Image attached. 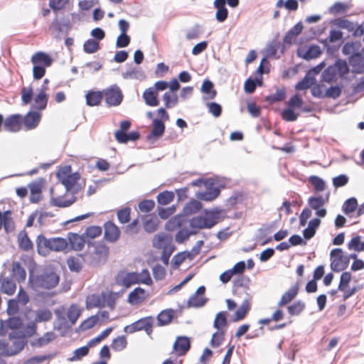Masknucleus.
<instances>
[{
    "label": "nucleus",
    "instance_id": "nucleus-30",
    "mask_svg": "<svg viewBox=\"0 0 364 364\" xmlns=\"http://www.w3.org/2000/svg\"><path fill=\"white\" fill-rule=\"evenodd\" d=\"M250 309V302L246 299L243 301L239 309L235 313L233 321H239L243 320Z\"/></svg>",
    "mask_w": 364,
    "mask_h": 364
},
{
    "label": "nucleus",
    "instance_id": "nucleus-26",
    "mask_svg": "<svg viewBox=\"0 0 364 364\" xmlns=\"http://www.w3.org/2000/svg\"><path fill=\"white\" fill-rule=\"evenodd\" d=\"M321 54V50L318 46H311L306 50H299V55L304 59L311 60L314 59L320 56Z\"/></svg>",
    "mask_w": 364,
    "mask_h": 364
},
{
    "label": "nucleus",
    "instance_id": "nucleus-13",
    "mask_svg": "<svg viewBox=\"0 0 364 364\" xmlns=\"http://www.w3.org/2000/svg\"><path fill=\"white\" fill-rule=\"evenodd\" d=\"M68 245L75 251H80L83 249L85 242H87L84 235H80L74 232H69L68 234Z\"/></svg>",
    "mask_w": 364,
    "mask_h": 364
},
{
    "label": "nucleus",
    "instance_id": "nucleus-4",
    "mask_svg": "<svg viewBox=\"0 0 364 364\" xmlns=\"http://www.w3.org/2000/svg\"><path fill=\"white\" fill-rule=\"evenodd\" d=\"M57 177L66 189L70 191L77 183L80 176L77 172H72L70 166H65L58 171Z\"/></svg>",
    "mask_w": 364,
    "mask_h": 364
},
{
    "label": "nucleus",
    "instance_id": "nucleus-61",
    "mask_svg": "<svg viewBox=\"0 0 364 364\" xmlns=\"http://www.w3.org/2000/svg\"><path fill=\"white\" fill-rule=\"evenodd\" d=\"M315 82L316 80L314 77H305L302 80L296 85L295 88L298 90H307L313 85H314Z\"/></svg>",
    "mask_w": 364,
    "mask_h": 364
},
{
    "label": "nucleus",
    "instance_id": "nucleus-47",
    "mask_svg": "<svg viewBox=\"0 0 364 364\" xmlns=\"http://www.w3.org/2000/svg\"><path fill=\"white\" fill-rule=\"evenodd\" d=\"M174 199V193L171 191H165L157 196V201L161 205H167Z\"/></svg>",
    "mask_w": 364,
    "mask_h": 364
},
{
    "label": "nucleus",
    "instance_id": "nucleus-60",
    "mask_svg": "<svg viewBox=\"0 0 364 364\" xmlns=\"http://www.w3.org/2000/svg\"><path fill=\"white\" fill-rule=\"evenodd\" d=\"M67 264L71 271L79 272L82 269V262L79 257H69L67 260Z\"/></svg>",
    "mask_w": 364,
    "mask_h": 364
},
{
    "label": "nucleus",
    "instance_id": "nucleus-10",
    "mask_svg": "<svg viewBox=\"0 0 364 364\" xmlns=\"http://www.w3.org/2000/svg\"><path fill=\"white\" fill-rule=\"evenodd\" d=\"M104 237L110 242H114L120 237V230L112 221H107L104 224Z\"/></svg>",
    "mask_w": 364,
    "mask_h": 364
},
{
    "label": "nucleus",
    "instance_id": "nucleus-40",
    "mask_svg": "<svg viewBox=\"0 0 364 364\" xmlns=\"http://www.w3.org/2000/svg\"><path fill=\"white\" fill-rule=\"evenodd\" d=\"M202 208V203L195 199L191 200L187 203L183 208V213L185 215H192Z\"/></svg>",
    "mask_w": 364,
    "mask_h": 364
},
{
    "label": "nucleus",
    "instance_id": "nucleus-51",
    "mask_svg": "<svg viewBox=\"0 0 364 364\" xmlns=\"http://www.w3.org/2000/svg\"><path fill=\"white\" fill-rule=\"evenodd\" d=\"M74 200H65L63 197H52L50 199V204L59 207L65 208L68 207L74 203Z\"/></svg>",
    "mask_w": 364,
    "mask_h": 364
},
{
    "label": "nucleus",
    "instance_id": "nucleus-62",
    "mask_svg": "<svg viewBox=\"0 0 364 364\" xmlns=\"http://www.w3.org/2000/svg\"><path fill=\"white\" fill-rule=\"evenodd\" d=\"M309 181L314 186L316 191H323L326 188L324 181L318 176H311L309 178Z\"/></svg>",
    "mask_w": 364,
    "mask_h": 364
},
{
    "label": "nucleus",
    "instance_id": "nucleus-25",
    "mask_svg": "<svg viewBox=\"0 0 364 364\" xmlns=\"http://www.w3.org/2000/svg\"><path fill=\"white\" fill-rule=\"evenodd\" d=\"M56 338L55 333L53 331L46 332L41 337H39L33 341L31 344L33 347H42L50 342H52Z\"/></svg>",
    "mask_w": 364,
    "mask_h": 364
},
{
    "label": "nucleus",
    "instance_id": "nucleus-7",
    "mask_svg": "<svg viewBox=\"0 0 364 364\" xmlns=\"http://www.w3.org/2000/svg\"><path fill=\"white\" fill-rule=\"evenodd\" d=\"M44 183L45 180L43 178H39L28 185L30 190L29 200L31 203H38L43 199L42 191Z\"/></svg>",
    "mask_w": 364,
    "mask_h": 364
},
{
    "label": "nucleus",
    "instance_id": "nucleus-49",
    "mask_svg": "<svg viewBox=\"0 0 364 364\" xmlns=\"http://www.w3.org/2000/svg\"><path fill=\"white\" fill-rule=\"evenodd\" d=\"M117 215L119 223H127L131 219V208L129 207L122 208L117 210Z\"/></svg>",
    "mask_w": 364,
    "mask_h": 364
},
{
    "label": "nucleus",
    "instance_id": "nucleus-63",
    "mask_svg": "<svg viewBox=\"0 0 364 364\" xmlns=\"http://www.w3.org/2000/svg\"><path fill=\"white\" fill-rule=\"evenodd\" d=\"M15 299L21 304V306H26L30 300L28 293L24 290L22 287H20L18 294Z\"/></svg>",
    "mask_w": 364,
    "mask_h": 364
},
{
    "label": "nucleus",
    "instance_id": "nucleus-53",
    "mask_svg": "<svg viewBox=\"0 0 364 364\" xmlns=\"http://www.w3.org/2000/svg\"><path fill=\"white\" fill-rule=\"evenodd\" d=\"M213 84L210 80H205L203 82L202 87H201V91L208 95L209 99H213L216 96L217 92L215 90H213Z\"/></svg>",
    "mask_w": 364,
    "mask_h": 364
},
{
    "label": "nucleus",
    "instance_id": "nucleus-44",
    "mask_svg": "<svg viewBox=\"0 0 364 364\" xmlns=\"http://www.w3.org/2000/svg\"><path fill=\"white\" fill-rule=\"evenodd\" d=\"M165 130V125L164 122L159 119H154L153 120V129L151 131V136L159 138L161 136Z\"/></svg>",
    "mask_w": 364,
    "mask_h": 364
},
{
    "label": "nucleus",
    "instance_id": "nucleus-52",
    "mask_svg": "<svg viewBox=\"0 0 364 364\" xmlns=\"http://www.w3.org/2000/svg\"><path fill=\"white\" fill-rule=\"evenodd\" d=\"M213 326L215 328L220 330L223 327L227 326V318H226V312L220 311L219 312L214 320Z\"/></svg>",
    "mask_w": 364,
    "mask_h": 364
},
{
    "label": "nucleus",
    "instance_id": "nucleus-36",
    "mask_svg": "<svg viewBox=\"0 0 364 364\" xmlns=\"http://www.w3.org/2000/svg\"><path fill=\"white\" fill-rule=\"evenodd\" d=\"M323 81L326 82H336L339 77L338 73L336 72L335 66L331 65L328 66L322 74Z\"/></svg>",
    "mask_w": 364,
    "mask_h": 364
},
{
    "label": "nucleus",
    "instance_id": "nucleus-18",
    "mask_svg": "<svg viewBox=\"0 0 364 364\" xmlns=\"http://www.w3.org/2000/svg\"><path fill=\"white\" fill-rule=\"evenodd\" d=\"M33 65H41L44 68L50 67L53 63L52 58L47 53L38 51L33 54L31 58Z\"/></svg>",
    "mask_w": 364,
    "mask_h": 364
},
{
    "label": "nucleus",
    "instance_id": "nucleus-19",
    "mask_svg": "<svg viewBox=\"0 0 364 364\" xmlns=\"http://www.w3.org/2000/svg\"><path fill=\"white\" fill-rule=\"evenodd\" d=\"M159 94L152 87L144 90L142 97L145 103L150 107H156L159 105Z\"/></svg>",
    "mask_w": 364,
    "mask_h": 364
},
{
    "label": "nucleus",
    "instance_id": "nucleus-15",
    "mask_svg": "<svg viewBox=\"0 0 364 364\" xmlns=\"http://www.w3.org/2000/svg\"><path fill=\"white\" fill-rule=\"evenodd\" d=\"M299 285L296 283L294 286L286 291L281 296L277 305L279 307L284 306L293 301L299 293Z\"/></svg>",
    "mask_w": 364,
    "mask_h": 364
},
{
    "label": "nucleus",
    "instance_id": "nucleus-54",
    "mask_svg": "<svg viewBox=\"0 0 364 364\" xmlns=\"http://www.w3.org/2000/svg\"><path fill=\"white\" fill-rule=\"evenodd\" d=\"M163 100L166 108L174 107L178 103V96L175 93L165 92L163 95Z\"/></svg>",
    "mask_w": 364,
    "mask_h": 364
},
{
    "label": "nucleus",
    "instance_id": "nucleus-17",
    "mask_svg": "<svg viewBox=\"0 0 364 364\" xmlns=\"http://www.w3.org/2000/svg\"><path fill=\"white\" fill-rule=\"evenodd\" d=\"M143 228L146 232L151 233L158 230L159 220L156 215H146L141 218Z\"/></svg>",
    "mask_w": 364,
    "mask_h": 364
},
{
    "label": "nucleus",
    "instance_id": "nucleus-23",
    "mask_svg": "<svg viewBox=\"0 0 364 364\" xmlns=\"http://www.w3.org/2000/svg\"><path fill=\"white\" fill-rule=\"evenodd\" d=\"M86 306L87 309L103 308L104 306V291L100 294H91L87 297Z\"/></svg>",
    "mask_w": 364,
    "mask_h": 364
},
{
    "label": "nucleus",
    "instance_id": "nucleus-42",
    "mask_svg": "<svg viewBox=\"0 0 364 364\" xmlns=\"http://www.w3.org/2000/svg\"><path fill=\"white\" fill-rule=\"evenodd\" d=\"M12 218L11 217V212L9 210L1 213L0 211V230L2 227L4 228L6 232H9L11 228Z\"/></svg>",
    "mask_w": 364,
    "mask_h": 364
},
{
    "label": "nucleus",
    "instance_id": "nucleus-57",
    "mask_svg": "<svg viewBox=\"0 0 364 364\" xmlns=\"http://www.w3.org/2000/svg\"><path fill=\"white\" fill-rule=\"evenodd\" d=\"M336 72L338 73L339 77H343L345 75L348 73L349 68L347 63L345 60H338L333 64Z\"/></svg>",
    "mask_w": 364,
    "mask_h": 364
},
{
    "label": "nucleus",
    "instance_id": "nucleus-64",
    "mask_svg": "<svg viewBox=\"0 0 364 364\" xmlns=\"http://www.w3.org/2000/svg\"><path fill=\"white\" fill-rule=\"evenodd\" d=\"M358 50L357 45L353 42H348L343 46L342 52L344 55H352V57L355 55L360 56V54L357 53Z\"/></svg>",
    "mask_w": 364,
    "mask_h": 364
},
{
    "label": "nucleus",
    "instance_id": "nucleus-12",
    "mask_svg": "<svg viewBox=\"0 0 364 364\" xmlns=\"http://www.w3.org/2000/svg\"><path fill=\"white\" fill-rule=\"evenodd\" d=\"M16 291V284L14 279L0 275V291L8 296H13Z\"/></svg>",
    "mask_w": 364,
    "mask_h": 364
},
{
    "label": "nucleus",
    "instance_id": "nucleus-56",
    "mask_svg": "<svg viewBox=\"0 0 364 364\" xmlns=\"http://www.w3.org/2000/svg\"><path fill=\"white\" fill-rule=\"evenodd\" d=\"M328 201V198L326 199L323 198L322 196L318 197H311L309 199V205L310 207L316 210L318 208H321L323 206V205Z\"/></svg>",
    "mask_w": 364,
    "mask_h": 364
},
{
    "label": "nucleus",
    "instance_id": "nucleus-21",
    "mask_svg": "<svg viewBox=\"0 0 364 364\" xmlns=\"http://www.w3.org/2000/svg\"><path fill=\"white\" fill-rule=\"evenodd\" d=\"M13 277L18 283L24 282L26 279V272L20 262H14L11 266Z\"/></svg>",
    "mask_w": 364,
    "mask_h": 364
},
{
    "label": "nucleus",
    "instance_id": "nucleus-38",
    "mask_svg": "<svg viewBox=\"0 0 364 364\" xmlns=\"http://www.w3.org/2000/svg\"><path fill=\"white\" fill-rule=\"evenodd\" d=\"M118 298V293L104 292V306H107L109 309L114 310Z\"/></svg>",
    "mask_w": 364,
    "mask_h": 364
},
{
    "label": "nucleus",
    "instance_id": "nucleus-32",
    "mask_svg": "<svg viewBox=\"0 0 364 364\" xmlns=\"http://www.w3.org/2000/svg\"><path fill=\"white\" fill-rule=\"evenodd\" d=\"M306 309V304L304 301L299 300L287 306L288 314L291 316H299Z\"/></svg>",
    "mask_w": 364,
    "mask_h": 364
},
{
    "label": "nucleus",
    "instance_id": "nucleus-34",
    "mask_svg": "<svg viewBox=\"0 0 364 364\" xmlns=\"http://www.w3.org/2000/svg\"><path fill=\"white\" fill-rule=\"evenodd\" d=\"M128 342L125 336H119L114 338L111 343V348L113 350L119 352L124 350L127 346Z\"/></svg>",
    "mask_w": 364,
    "mask_h": 364
},
{
    "label": "nucleus",
    "instance_id": "nucleus-14",
    "mask_svg": "<svg viewBox=\"0 0 364 364\" xmlns=\"http://www.w3.org/2000/svg\"><path fill=\"white\" fill-rule=\"evenodd\" d=\"M148 296L147 292L144 289L136 287L129 294L127 301L132 305H138L144 302Z\"/></svg>",
    "mask_w": 364,
    "mask_h": 364
},
{
    "label": "nucleus",
    "instance_id": "nucleus-8",
    "mask_svg": "<svg viewBox=\"0 0 364 364\" xmlns=\"http://www.w3.org/2000/svg\"><path fill=\"white\" fill-rule=\"evenodd\" d=\"M191 348L190 338L186 336H178L173 346V353L176 356H183Z\"/></svg>",
    "mask_w": 364,
    "mask_h": 364
},
{
    "label": "nucleus",
    "instance_id": "nucleus-3",
    "mask_svg": "<svg viewBox=\"0 0 364 364\" xmlns=\"http://www.w3.org/2000/svg\"><path fill=\"white\" fill-rule=\"evenodd\" d=\"M154 318L151 316L143 317L136 321L124 326V332L127 334H132L136 331H144L150 336L153 332Z\"/></svg>",
    "mask_w": 364,
    "mask_h": 364
},
{
    "label": "nucleus",
    "instance_id": "nucleus-59",
    "mask_svg": "<svg viewBox=\"0 0 364 364\" xmlns=\"http://www.w3.org/2000/svg\"><path fill=\"white\" fill-rule=\"evenodd\" d=\"M21 304L14 298L9 299L7 303L6 311L9 316H15L18 313Z\"/></svg>",
    "mask_w": 364,
    "mask_h": 364
},
{
    "label": "nucleus",
    "instance_id": "nucleus-39",
    "mask_svg": "<svg viewBox=\"0 0 364 364\" xmlns=\"http://www.w3.org/2000/svg\"><path fill=\"white\" fill-rule=\"evenodd\" d=\"M10 340L12 343L11 351L12 355L17 354L19 353L24 347L26 341L25 338L18 336V337H10Z\"/></svg>",
    "mask_w": 364,
    "mask_h": 364
},
{
    "label": "nucleus",
    "instance_id": "nucleus-28",
    "mask_svg": "<svg viewBox=\"0 0 364 364\" xmlns=\"http://www.w3.org/2000/svg\"><path fill=\"white\" fill-rule=\"evenodd\" d=\"M86 103L90 107L97 106L103 98L102 91H89L86 95Z\"/></svg>",
    "mask_w": 364,
    "mask_h": 364
},
{
    "label": "nucleus",
    "instance_id": "nucleus-55",
    "mask_svg": "<svg viewBox=\"0 0 364 364\" xmlns=\"http://www.w3.org/2000/svg\"><path fill=\"white\" fill-rule=\"evenodd\" d=\"M21 100L23 105L29 104L33 95V90L32 87H23L21 91Z\"/></svg>",
    "mask_w": 364,
    "mask_h": 364
},
{
    "label": "nucleus",
    "instance_id": "nucleus-33",
    "mask_svg": "<svg viewBox=\"0 0 364 364\" xmlns=\"http://www.w3.org/2000/svg\"><path fill=\"white\" fill-rule=\"evenodd\" d=\"M35 106L39 110L46 109L48 103V96L45 89L39 90L38 93L34 99Z\"/></svg>",
    "mask_w": 364,
    "mask_h": 364
},
{
    "label": "nucleus",
    "instance_id": "nucleus-9",
    "mask_svg": "<svg viewBox=\"0 0 364 364\" xmlns=\"http://www.w3.org/2000/svg\"><path fill=\"white\" fill-rule=\"evenodd\" d=\"M152 245L155 248L159 250H166V247H175L172 244V237L164 232H159L154 235L152 240Z\"/></svg>",
    "mask_w": 364,
    "mask_h": 364
},
{
    "label": "nucleus",
    "instance_id": "nucleus-16",
    "mask_svg": "<svg viewBox=\"0 0 364 364\" xmlns=\"http://www.w3.org/2000/svg\"><path fill=\"white\" fill-rule=\"evenodd\" d=\"M41 114L36 112H29L23 116V126L26 130L35 129L41 121Z\"/></svg>",
    "mask_w": 364,
    "mask_h": 364
},
{
    "label": "nucleus",
    "instance_id": "nucleus-58",
    "mask_svg": "<svg viewBox=\"0 0 364 364\" xmlns=\"http://www.w3.org/2000/svg\"><path fill=\"white\" fill-rule=\"evenodd\" d=\"M358 206V201L355 198L348 199L343 205V211L346 214H349L355 211Z\"/></svg>",
    "mask_w": 364,
    "mask_h": 364
},
{
    "label": "nucleus",
    "instance_id": "nucleus-37",
    "mask_svg": "<svg viewBox=\"0 0 364 364\" xmlns=\"http://www.w3.org/2000/svg\"><path fill=\"white\" fill-rule=\"evenodd\" d=\"M136 277L134 280H136V284H144L148 286H151L153 284L151 277L149 272L147 269H144L141 272H134Z\"/></svg>",
    "mask_w": 364,
    "mask_h": 364
},
{
    "label": "nucleus",
    "instance_id": "nucleus-6",
    "mask_svg": "<svg viewBox=\"0 0 364 364\" xmlns=\"http://www.w3.org/2000/svg\"><path fill=\"white\" fill-rule=\"evenodd\" d=\"M102 94L106 103L110 107L119 105L123 100L122 92L117 85L103 90Z\"/></svg>",
    "mask_w": 364,
    "mask_h": 364
},
{
    "label": "nucleus",
    "instance_id": "nucleus-35",
    "mask_svg": "<svg viewBox=\"0 0 364 364\" xmlns=\"http://www.w3.org/2000/svg\"><path fill=\"white\" fill-rule=\"evenodd\" d=\"M68 247V242L66 239L62 237L51 238V251L60 252L64 251Z\"/></svg>",
    "mask_w": 364,
    "mask_h": 364
},
{
    "label": "nucleus",
    "instance_id": "nucleus-45",
    "mask_svg": "<svg viewBox=\"0 0 364 364\" xmlns=\"http://www.w3.org/2000/svg\"><path fill=\"white\" fill-rule=\"evenodd\" d=\"M348 248L357 252L364 251V242L359 235L353 237L348 243Z\"/></svg>",
    "mask_w": 364,
    "mask_h": 364
},
{
    "label": "nucleus",
    "instance_id": "nucleus-31",
    "mask_svg": "<svg viewBox=\"0 0 364 364\" xmlns=\"http://www.w3.org/2000/svg\"><path fill=\"white\" fill-rule=\"evenodd\" d=\"M53 317L51 311L48 309H40L35 312V323L46 322L50 321Z\"/></svg>",
    "mask_w": 364,
    "mask_h": 364
},
{
    "label": "nucleus",
    "instance_id": "nucleus-50",
    "mask_svg": "<svg viewBox=\"0 0 364 364\" xmlns=\"http://www.w3.org/2000/svg\"><path fill=\"white\" fill-rule=\"evenodd\" d=\"M95 254L99 259H105L109 255V248L104 243L99 242L95 245Z\"/></svg>",
    "mask_w": 364,
    "mask_h": 364
},
{
    "label": "nucleus",
    "instance_id": "nucleus-46",
    "mask_svg": "<svg viewBox=\"0 0 364 364\" xmlns=\"http://www.w3.org/2000/svg\"><path fill=\"white\" fill-rule=\"evenodd\" d=\"M100 49V43L93 39L87 40L83 44V50L86 53H94Z\"/></svg>",
    "mask_w": 364,
    "mask_h": 364
},
{
    "label": "nucleus",
    "instance_id": "nucleus-43",
    "mask_svg": "<svg viewBox=\"0 0 364 364\" xmlns=\"http://www.w3.org/2000/svg\"><path fill=\"white\" fill-rule=\"evenodd\" d=\"M81 314V310L77 304H72L68 309L67 316L69 321L74 324Z\"/></svg>",
    "mask_w": 364,
    "mask_h": 364
},
{
    "label": "nucleus",
    "instance_id": "nucleus-2",
    "mask_svg": "<svg viewBox=\"0 0 364 364\" xmlns=\"http://www.w3.org/2000/svg\"><path fill=\"white\" fill-rule=\"evenodd\" d=\"M218 223V213L212 211H205L203 215L193 217L190 225L193 228H211Z\"/></svg>",
    "mask_w": 364,
    "mask_h": 364
},
{
    "label": "nucleus",
    "instance_id": "nucleus-27",
    "mask_svg": "<svg viewBox=\"0 0 364 364\" xmlns=\"http://www.w3.org/2000/svg\"><path fill=\"white\" fill-rule=\"evenodd\" d=\"M174 316V311L172 309H165L161 311L157 317L158 326H162L169 324Z\"/></svg>",
    "mask_w": 364,
    "mask_h": 364
},
{
    "label": "nucleus",
    "instance_id": "nucleus-41",
    "mask_svg": "<svg viewBox=\"0 0 364 364\" xmlns=\"http://www.w3.org/2000/svg\"><path fill=\"white\" fill-rule=\"evenodd\" d=\"M220 194L218 188H212L208 191L198 193L196 196L198 199L205 201H212L215 200Z\"/></svg>",
    "mask_w": 364,
    "mask_h": 364
},
{
    "label": "nucleus",
    "instance_id": "nucleus-5",
    "mask_svg": "<svg viewBox=\"0 0 364 364\" xmlns=\"http://www.w3.org/2000/svg\"><path fill=\"white\" fill-rule=\"evenodd\" d=\"M349 262V258L344 255L341 248H335L331 252V267L334 272L345 269Z\"/></svg>",
    "mask_w": 364,
    "mask_h": 364
},
{
    "label": "nucleus",
    "instance_id": "nucleus-20",
    "mask_svg": "<svg viewBox=\"0 0 364 364\" xmlns=\"http://www.w3.org/2000/svg\"><path fill=\"white\" fill-rule=\"evenodd\" d=\"M17 242L18 247L23 251L28 252L33 249V242L28 237L26 230H21L18 232Z\"/></svg>",
    "mask_w": 364,
    "mask_h": 364
},
{
    "label": "nucleus",
    "instance_id": "nucleus-1",
    "mask_svg": "<svg viewBox=\"0 0 364 364\" xmlns=\"http://www.w3.org/2000/svg\"><path fill=\"white\" fill-rule=\"evenodd\" d=\"M58 282V275L50 270H45L37 276L30 272L28 277V285L33 289H50L55 287Z\"/></svg>",
    "mask_w": 364,
    "mask_h": 364
},
{
    "label": "nucleus",
    "instance_id": "nucleus-48",
    "mask_svg": "<svg viewBox=\"0 0 364 364\" xmlns=\"http://www.w3.org/2000/svg\"><path fill=\"white\" fill-rule=\"evenodd\" d=\"M99 322L98 315H93L84 320L80 325L81 331H87L94 327Z\"/></svg>",
    "mask_w": 364,
    "mask_h": 364
},
{
    "label": "nucleus",
    "instance_id": "nucleus-22",
    "mask_svg": "<svg viewBox=\"0 0 364 364\" xmlns=\"http://www.w3.org/2000/svg\"><path fill=\"white\" fill-rule=\"evenodd\" d=\"M37 250L39 254L46 255L51 251V238L47 239L44 235H38L36 240Z\"/></svg>",
    "mask_w": 364,
    "mask_h": 364
},
{
    "label": "nucleus",
    "instance_id": "nucleus-11",
    "mask_svg": "<svg viewBox=\"0 0 364 364\" xmlns=\"http://www.w3.org/2000/svg\"><path fill=\"white\" fill-rule=\"evenodd\" d=\"M135 277L136 275L134 272H127L124 270H122L117 273L115 277V282L117 284L128 288L136 284L137 281L134 280Z\"/></svg>",
    "mask_w": 364,
    "mask_h": 364
},
{
    "label": "nucleus",
    "instance_id": "nucleus-29",
    "mask_svg": "<svg viewBox=\"0 0 364 364\" xmlns=\"http://www.w3.org/2000/svg\"><path fill=\"white\" fill-rule=\"evenodd\" d=\"M102 230L101 227L97 225H91L85 229L83 235L87 240V242L90 244L91 243V240L100 237L102 235Z\"/></svg>",
    "mask_w": 364,
    "mask_h": 364
},
{
    "label": "nucleus",
    "instance_id": "nucleus-24",
    "mask_svg": "<svg viewBox=\"0 0 364 364\" xmlns=\"http://www.w3.org/2000/svg\"><path fill=\"white\" fill-rule=\"evenodd\" d=\"M116 141L120 144H127L128 141H135L140 138V134L138 132H132L130 133L114 132Z\"/></svg>",
    "mask_w": 364,
    "mask_h": 364
}]
</instances>
